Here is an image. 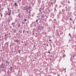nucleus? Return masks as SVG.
Masks as SVG:
<instances>
[{
  "instance_id": "nucleus-17",
  "label": "nucleus",
  "mask_w": 76,
  "mask_h": 76,
  "mask_svg": "<svg viewBox=\"0 0 76 76\" xmlns=\"http://www.w3.org/2000/svg\"><path fill=\"white\" fill-rule=\"evenodd\" d=\"M51 4H52V6H53V3L52 2H51Z\"/></svg>"
},
{
  "instance_id": "nucleus-25",
  "label": "nucleus",
  "mask_w": 76,
  "mask_h": 76,
  "mask_svg": "<svg viewBox=\"0 0 76 76\" xmlns=\"http://www.w3.org/2000/svg\"><path fill=\"white\" fill-rule=\"evenodd\" d=\"M1 17H2L3 16V15H2V14H1Z\"/></svg>"
},
{
  "instance_id": "nucleus-35",
  "label": "nucleus",
  "mask_w": 76,
  "mask_h": 76,
  "mask_svg": "<svg viewBox=\"0 0 76 76\" xmlns=\"http://www.w3.org/2000/svg\"><path fill=\"white\" fill-rule=\"evenodd\" d=\"M48 53H50V52L49 51V52H48Z\"/></svg>"
},
{
  "instance_id": "nucleus-48",
  "label": "nucleus",
  "mask_w": 76,
  "mask_h": 76,
  "mask_svg": "<svg viewBox=\"0 0 76 76\" xmlns=\"http://www.w3.org/2000/svg\"><path fill=\"white\" fill-rule=\"evenodd\" d=\"M34 34V33H33V34Z\"/></svg>"
},
{
  "instance_id": "nucleus-37",
  "label": "nucleus",
  "mask_w": 76,
  "mask_h": 76,
  "mask_svg": "<svg viewBox=\"0 0 76 76\" xmlns=\"http://www.w3.org/2000/svg\"><path fill=\"white\" fill-rule=\"evenodd\" d=\"M70 20H72L71 18H70Z\"/></svg>"
},
{
  "instance_id": "nucleus-23",
  "label": "nucleus",
  "mask_w": 76,
  "mask_h": 76,
  "mask_svg": "<svg viewBox=\"0 0 76 76\" xmlns=\"http://www.w3.org/2000/svg\"><path fill=\"white\" fill-rule=\"evenodd\" d=\"M22 23L23 24H25V23L24 22H22Z\"/></svg>"
},
{
  "instance_id": "nucleus-14",
  "label": "nucleus",
  "mask_w": 76,
  "mask_h": 76,
  "mask_svg": "<svg viewBox=\"0 0 76 76\" xmlns=\"http://www.w3.org/2000/svg\"><path fill=\"white\" fill-rule=\"evenodd\" d=\"M20 50H18V52L19 53H20Z\"/></svg>"
},
{
  "instance_id": "nucleus-4",
  "label": "nucleus",
  "mask_w": 76,
  "mask_h": 76,
  "mask_svg": "<svg viewBox=\"0 0 76 76\" xmlns=\"http://www.w3.org/2000/svg\"><path fill=\"white\" fill-rule=\"evenodd\" d=\"M12 31L13 32V33H15L16 31V30L15 29H12Z\"/></svg>"
},
{
  "instance_id": "nucleus-49",
  "label": "nucleus",
  "mask_w": 76,
  "mask_h": 76,
  "mask_svg": "<svg viewBox=\"0 0 76 76\" xmlns=\"http://www.w3.org/2000/svg\"><path fill=\"white\" fill-rule=\"evenodd\" d=\"M58 76H59V75H58Z\"/></svg>"
},
{
  "instance_id": "nucleus-61",
  "label": "nucleus",
  "mask_w": 76,
  "mask_h": 76,
  "mask_svg": "<svg viewBox=\"0 0 76 76\" xmlns=\"http://www.w3.org/2000/svg\"><path fill=\"white\" fill-rule=\"evenodd\" d=\"M32 24H33V23H32Z\"/></svg>"
},
{
  "instance_id": "nucleus-41",
  "label": "nucleus",
  "mask_w": 76,
  "mask_h": 76,
  "mask_svg": "<svg viewBox=\"0 0 76 76\" xmlns=\"http://www.w3.org/2000/svg\"><path fill=\"white\" fill-rule=\"evenodd\" d=\"M28 23H29V21H28Z\"/></svg>"
},
{
  "instance_id": "nucleus-24",
  "label": "nucleus",
  "mask_w": 76,
  "mask_h": 76,
  "mask_svg": "<svg viewBox=\"0 0 76 76\" xmlns=\"http://www.w3.org/2000/svg\"><path fill=\"white\" fill-rule=\"evenodd\" d=\"M38 21V20H36V22H37Z\"/></svg>"
},
{
  "instance_id": "nucleus-26",
  "label": "nucleus",
  "mask_w": 76,
  "mask_h": 76,
  "mask_svg": "<svg viewBox=\"0 0 76 76\" xmlns=\"http://www.w3.org/2000/svg\"><path fill=\"white\" fill-rule=\"evenodd\" d=\"M7 9H8V10L9 12H10V11H9L10 9H9V8H7Z\"/></svg>"
},
{
  "instance_id": "nucleus-54",
  "label": "nucleus",
  "mask_w": 76,
  "mask_h": 76,
  "mask_svg": "<svg viewBox=\"0 0 76 76\" xmlns=\"http://www.w3.org/2000/svg\"><path fill=\"white\" fill-rule=\"evenodd\" d=\"M12 52H13V51H12Z\"/></svg>"
},
{
  "instance_id": "nucleus-38",
  "label": "nucleus",
  "mask_w": 76,
  "mask_h": 76,
  "mask_svg": "<svg viewBox=\"0 0 76 76\" xmlns=\"http://www.w3.org/2000/svg\"><path fill=\"white\" fill-rule=\"evenodd\" d=\"M47 46H48V45H47Z\"/></svg>"
},
{
  "instance_id": "nucleus-40",
  "label": "nucleus",
  "mask_w": 76,
  "mask_h": 76,
  "mask_svg": "<svg viewBox=\"0 0 76 76\" xmlns=\"http://www.w3.org/2000/svg\"><path fill=\"white\" fill-rule=\"evenodd\" d=\"M68 3H70V2L69 1H68Z\"/></svg>"
},
{
  "instance_id": "nucleus-2",
  "label": "nucleus",
  "mask_w": 76,
  "mask_h": 76,
  "mask_svg": "<svg viewBox=\"0 0 76 76\" xmlns=\"http://www.w3.org/2000/svg\"><path fill=\"white\" fill-rule=\"evenodd\" d=\"M4 64L3 63H2L0 66V69H2L3 68H4Z\"/></svg>"
},
{
  "instance_id": "nucleus-52",
  "label": "nucleus",
  "mask_w": 76,
  "mask_h": 76,
  "mask_svg": "<svg viewBox=\"0 0 76 76\" xmlns=\"http://www.w3.org/2000/svg\"><path fill=\"white\" fill-rule=\"evenodd\" d=\"M44 45H45V44H44Z\"/></svg>"
},
{
  "instance_id": "nucleus-22",
  "label": "nucleus",
  "mask_w": 76,
  "mask_h": 76,
  "mask_svg": "<svg viewBox=\"0 0 76 76\" xmlns=\"http://www.w3.org/2000/svg\"><path fill=\"white\" fill-rule=\"evenodd\" d=\"M30 14H29L28 16V17L30 18Z\"/></svg>"
},
{
  "instance_id": "nucleus-34",
  "label": "nucleus",
  "mask_w": 76,
  "mask_h": 76,
  "mask_svg": "<svg viewBox=\"0 0 76 76\" xmlns=\"http://www.w3.org/2000/svg\"><path fill=\"white\" fill-rule=\"evenodd\" d=\"M36 26V24H35V25H34V26Z\"/></svg>"
},
{
  "instance_id": "nucleus-29",
  "label": "nucleus",
  "mask_w": 76,
  "mask_h": 76,
  "mask_svg": "<svg viewBox=\"0 0 76 76\" xmlns=\"http://www.w3.org/2000/svg\"><path fill=\"white\" fill-rule=\"evenodd\" d=\"M54 20L55 21H56V19H54Z\"/></svg>"
},
{
  "instance_id": "nucleus-16",
  "label": "nucleus",
  "mask_w": 76,
  "mask_h": 76,
  "mask_svg": "<svg viewBox=\"0 0 76 76\" xmlns=\"http://www.w3.org/2000/svg\"><path fill=\"white\" fill-rule=\"evenodd\" d=\"M31 8V7H27L28 10V9H30Z\"/></svg>"
},
{
  "instance_id": "nucleus-28",
  "label": "nucleus",
  "mask_w": 76,
  "mask_h": 76,
  "mask_svg": "<svg viewBox=\"0 0 76 76\" xmlns=\"http://www.w3.org/2000/svg\"><path fill=\"white\" fill-rule=\"evenodd\" d=\"M24 20H25V21H26V20H27V19H24Z\"/></svg>"
},
{
  "instance_id": "nucleus-13",
  "label": "nucleus",
  "mask_w": 76,
  "mask_h": 76,
  "mask_svg": "<svg viewBox=\"0 0 76 76\" xmlns=\"http://www.w3.org/2000/svg\"><path fill=\"white\" fill-rule=\"evenodd\" d=\"M42 10V9H40L39 10V12H41Z\"/></svg>"
},
{
  "instance_id": "nucleus-18",
  "label": "nucleus",
  "mask_w": 76,
  "mask_h": 76,
  "mask_svg": "<svg viewBox=\"0 0 76 76\" xmlns=\"http://www.w3.org/2000/svg\"><path fill=\"white\" fill-rule=\"evenodd\" d=\"M26 32L28 34V33H29V31H26Z\"/></svg>"
},
{
  "instance_id": "nucleus-11",
  "label": "nucleus",
  "mask_w": 76,
  "mask_h": 76,
  "mask_svg": "<svg viewBox=\"0 0 76 76\" xmlns=\"http://www.w3.org/2000/svg\"><path fill=\"white\" fill-rule=\"evenodd\" d=\"M44 15H42V17H41V18H44Z\"/></svg>"
},
{
  "instance_id": "nucleus-8",
  "label": "nucleus",
  "mask_w": 76,
  "mask_h": 76,
  "mask_svg": "<svg viewBox=\"0 0 76 76\" xmlns=\"http://www.w3.org/2000/svg\"><path fill=\"white\" fill-rule=\"evenodd\" d=\"M18 27L19 28L20 27V24H17Z\"/></svg>"
},
{
  "instance_id": "nucleus-44",
  "label": "nucleus",
  "mask_w": 76,
  "mask_h": 76,
  "mask_svg": "<svg viewBox=\"0 0 76 76\" xmlns=\"http://www.w3.org/2000/svg\"><path fill=\"white\" fill-rule=\"evenodd\" d=\"M23 42L22 41V43H23Z\"/></svg>"
},
{
  "instance_id": "nucleus-47",
  "label": "nucleus",
  "mask_w": 76,
  "mask_h": 76,
  "mask_svg": "<svg viewBox=\"0 0 76 76\" xmlns=\"http://www.w3.org/2000/svg\"><path fill=\"white\" fill-rule=\"evenodd\" d=\"M20 31H19V32H20Z\"/></svg>"
},
{
  "instance_id": "nucleus-60",
  "label": "nucleus",
  "mask_w": 76,
  "mask_h": 76,
  "mask_svg": "<svg viewBox=\"0 0 76 76\" xmlns=\"http://www.w3.org/2000/svg\"><path fill=\"white\" fill-rule=\"evenodd\" d=\"M50 60H51V59H50Z\"/></svg>"
},
{
  "instance_id": "nucleus-43",
  "label": "nucleus",
  "mask_w": 76,
  "mask_h": 76,
  "mask_svg": "<svg viewBox=\"0 0 76 76\" xmlns=\"http://www.w3.org/2000/svg\"><path fill=\"white\" fill-rule=\"evenodd\" d=\"M49 41H51V40L50 39V40H49Z\"/></svg>"
},
{
  "instance_id": "nucleus-3",
  "label": "nucleus",
  "mask_w": 76,
  "mask_h": 76,
  "mask_svg": "<svg viewBox=\"0 0 76 76\" xmlns=\"http://www.w3.org/2000/svg\"><path fill=\"white\" fill-rule=\"evenodd\" d=\"M23 10H26V11L28 12V8L27 7H25L24 8H23Z\"/></svg>"
},
{
  "instance_id": "nucleus-9",
  "label": "nucleus",
  "mask_w": 76,
  "mask_h": 76,
  "mask_svg": "<svg viewBox=\"0 0 76 76\" xmlns=\"http://www.w3.org/2000/svg\"><path fill=\"white\" fill-rule=\"evenodd\" d=\"M9 13L8 14V15H9L10 16L11 15V12H9Z\"/></svg>"
},
{
  "instance_id": "nucleus-58",
  "label": "nucleus",
  "mask_w": 76,
  "mask_h": 76,
  "mask_svg": "<svg viewBox=\"0 0 76 76\" xmlns=\"http://www.w3.org/2000/svg\"><path fill=\"white\" fill-rule=\"evenodd\" d=\"M35 60L34 59V61Z\"/></svg>"
},
{
  "instance_id": "nucleus-36",
  "label": "nucleus",
  "mask_w": 76,
  "mask_h": 76,
  "mask_svg": "<svg viewBox=\"0 0 76 76\" xmlns=\"http://www.w3.org/2000/svg\"><path fill=\"white\" fill-rule=\"evenodd\" d=\"M10 11L11 12L12 11L11 10H10Z\"/></svg>"
},
{
  "instance_id": "nucleus-7",
  "label": "nucleus",
  "mask_w": 76,
  "mask_h": 76,
  "mask_svg": "<svg viewBox=\"0 0 76 76\" xmlns=\"http://www.w3.org/2000/svg\"><path fill=\"white\" fill-rule=\"evenodd\" d=\"M19 41L18 39H16L15 40V42H19Z\"/></svg>"
},
{
  "instance_id": "nucleus-45",
  "label": "nucleus",
  "mask_w": 76,
  "mask_h": 76,
  "mask_svg": "<svg viewBox=\"0 0 76 76\" xmlns=\"http://www.w3.org/2000/svg\"><path fill=\"white\" fill-rule=\"evenodd\" d=\"M0 14L1 15V13H0Z\"/></svg>"
},
{
  "instance_id": "nucleus-39",
  "label": "nucleus",
  "mask_w": 76,
  "mask_h": 76,
  "mask_svg": "<svg viewBox=\"0 0 76 76\" xmlns=\"http://www.w3.org/2000/svg\"><path fill=\"white\" fill-rule=\"evenodd\" d=\"M54 1H55V2H56V0H54Z\"/></svg>"
},
{
  "instance_id": "nucleus-6",
  "label": "nucleus",
  "mask_w": 76,
  "mask_h": 76,
  "mask_svg": "<svg viewBox=\"0 0 76 76\" xmlns=\"http://www.w3.org/2000/svg\"><path fill=\"white\" fill-rule=\"evenodd\" d=\"M6 62L7 64H8V65H9V64H10V62H8V61H7Z\"/></svg>"
},
{
  "instance_id": "nucleus-33",
  "label": "nucleus",
  "mask_w": 76,
  "mask_h": 76,
  "mask_svg": "<svg viewBox=\"0 0 76 76\" xmlns=\"http://www.w3.org/2000/svg\"><path fill=\"white\" fill-rule=\"evenodd\" d=\"M55 10L56 11V8L55 9Z\"/></svg>"
},
{
  "instance_id": "nucleus-32",
  "label": "nucleus",
  "mask_w": 76,
  "mask_h": 76,
  "mask_svg": "<svg viewBox=\"0 0 76 76\" xmlns=\"http://www.w3.org/2000/svg\"><path fill=\"white\" fill-rule=\"evenodd\" d=\"M75 55H73V57H75Z\"/></svg>"
},
{
  "instance_id": "nucleus-56",
  "label": "nucleus",
  "mask_w": 76,
  "mask_h": 76,
  "mask_svg": "<svg viewBox=\"0 0 76 76\" xmlns=\"http://www.w3.org/2000/svg\"><path fill=\"white\" fill-rule=\"evenodd\" d=\"M27 23V22H26V23Z\"/></svg>"
},
{
  "instance_id": "nucleus-27",
  "label": "nucleus",
  "mask_w": 76,
  "mask_h": 76,
  "mask_svg": "<svg viewBox=\"0 0 76 76\" xmlns=\"http://www.w3.org/2000/svg\"><path fill=\"white\" fill-rule=\"evenodd\" d=\"M45 34H47V32H45Z\"/></svg>"
},
{
  "instance_id": "nucleus-5",
  "label": "nucleus",
  "mask_w": 76,
  "mask_h": 76,
  "mask_svg": "<svg viewBox=\"0 0 76 76\" xmlns=\"http://www.w3.org/2000/svg\"><path fill=\"white\" fill-rule=\"evenodd\" d=\"M10 71H12V70H13V67L12 66H10Z\"/></svg>"
},
{
  "instance_id": "nucleus-50",
  "label": "nucleus",
  "mask_w": 76,
  "mask_h": 76,
  "mask_svg": "<svg viewBox=\"0 0 76 76\" xmlns=\"http://www.w3.org/2000/svg\"><path fill=\"white\" fill-rule=\"evenodd\" d=\"M5 1L7 2V1Z\"/></svg>"
},
{
  "instance_id": "nucleus-31",
  "label": "nucleus",
  "mask_w": 76,
  "mask_h": 76,
  "mask_svg": "<svg viewBox=\"0 0 76 76\" xmlns=\"http://www.w3.org/2000/svg\"><path fill=\"white\" fill-rule=\"evenodd\" d=\"M25 32V31L24 30L23 31V34H24V32Z\"/></svg>"
},
{
  "instance_id": "nucleus-46",
  "label": "nucleus",
  "mask_w": 76,
  "mask_h": 76,
  "mask_svg": "<svg viewBox=\"0 0 76 76\" xmlns=\"http://www.w3.org/2000/svg\"><path fill=\"white\" fill-rule=\"evenodd\" d=\"M38 16H37V17L38 18Z\"/></svg>"
},
{
  "instance_id": "nucleus-51",
  "label": "nucleus",
  "mask_w": 76,
  "mask_h": 76,
  "mask_svg": "<svg viewBox=\"0 0 76 76\" xmlns=\"http://www.w3.org/2000/svg\"><path fill=\"white\" fill-rule=\"evenodd\" d=\"M1 10H0V12H1Z\"/></svg>"
},
{
  "instance_id": "nucleus-57",
  "label": "nucleus",
  "mask_w": 76,
  "mask_h": 76,
  "mask_svg": "<svg viewBox=\"0 0 76 76\" xmlns=\"http://www.w3.org/2000/svg\"><path fill=\"white\" fill-rule=\"evenodd\" d=\"M22 33V32H21V33Z\"/></svg>"
},
{
  "instance_id": "nucleus-59",
  "label": "nucleus",
  "mask_w": 76,
  "mask_h": 76,
  "mask_svg": "<svg viewBox=\"0 0 76 76\" xmlns=\"http://www.w3.org/2000/svg\"><path fill=\"white\" fill-rule=\"evenodd\" d=\"M8 21H9V20H8Z\"/></svg>"
},
{
  "instance_id": "nucleus-10",
  "label": "nucleus",
  "mask_w": 76,
  "mask_h": 76,
  "mask_svg": "<svg viewBox=\"0 0 76 76\" xmlns=\"http://www.w3.org/2000/svg\"><path fill=\"white\" fill-rule=\"evenodd\" d=\"M14 5L15 6H17L18 5H17V3H15L14 4Z\"/></svg>"
},
{
  "instance_id": "nucleus-19",
  "label": "nucleus",
  "mask_w": 76,
  "mask_h": 76,
  "mask_svg": "<svg viewBox=\"0 0 76 76\" xmlns=\"http://www.w3.org/2000/svg\"><path fill=\"white\" fill-rule=\"evenodd\" d=\"M39 14H40L39 13L38 14H39L38 17H40V15H39Z\"/></svg>"
},
{
  "instance_id": "nucleus-1",
  "label": "nucleus",
  "mask_w": 76,
  "mask_h": 76,
  "mask_svg": "<svg viewBox=\"0 0 76 76\" xmlns=\"http://www.w3.org/2000/svg\"><path fill=\"white\" fill-rule=\"evenodd\" d=\"M44 28V27L42 26H39L38 27V30H41L42 29H43Z\"/></svg>"
},
{
  "instance_id": "nucleus-55",
  "label": "nucleus",
  "mask_w": 76,
  "mask_h": 76,
  "mask_svg": "<svg viewBox=\"0 0 76 76\" xmlns=\"http://www.w3.org/2000/svg\"><path fill=\"white\" fill-rule=\"evenodd\" d=\"M12 4V3H11V4Z\"/></svg>"
},
{
  "instance_id": "nucleus-20",
  "label": "nucleus",
  "mask_w": 76,
  "mask_h": 76,
  "mask_svg": "<svg viewBox=\"0 0 76 76\" xmlns=\"http://www.w3.org/2000/svg\"><path fill=\"white\" fill-rule=\"evenodd\" d=\"M69 36L70 37H71V35H70V34H69Z\"/></svg>"
},
{
  "instance_id": "nucleus-15",
  "label": "nucleus",
  "mask_w": 76,
  "mask_h": 76,
  "mask_svg": "<svg viewBox=\"0 0 76 76\" xmlns=\"http://www.w3.org/2000/svg\"><path fill=\"white\" fill-rule=\"evenodd\" d=\"M6 44L7 45V46H8V43H6Z\"/></svg>"
},
{
  "instance_id": "nucleus-21",
  "label": "nucleus",
  "mask_w": 76,
  "mask_h": 76,
  "mask_svg": "<svg viewBox=\"0 0 76 76\" xmlns=\"http://www.w3.org/2000/svg\"><path fill=\"white\" fill-rule=\"evenodd\" d=\"M31 10H30L29 12H29V14H30V13H31Z\"/></svg>"
},
{
  "instance_id": "nucleus-53",
  "label": "nucleus",
  "mask_w": 76,
  "mask_h": 76,
  "mask_svg": "<svg viewBox=\"0 0 76 76\" xmlns=\"http://www.w3.org/2000/svg\"><path fill=\"white\" fill-rule=\"evenodd\" d=\"M34 48H35V46H34Z\"/></svg>"
},
{
  "instance_id": "nucleus-30",
  "label": "nucleus",
  "mask_w": 76,
  "mask_h": 76,
  "mask_svg": "<svg viewBox=\"0 0 76 76\" xmlns=\"http://www.w3.org/2000/svg\"><path fill=\"white\" fill-rule=\"evenodd\" d=\"M4 36H7V35L6 34H5Z\"/></svg>"
},
{
  "instance_id": "nucleus-12",
  "label": "nucleus",
  "mask_w": 76,
  "mask_h": 76,
  "mask_svg": "<svg viewBox=\"0 0 76 76\" xmlns=\"http://www.w3.org/2000/svg\"><path fill=\"white\" fill-rule=\"evenodd\" d=\"M15 24V23H12V24H11L12 25H13V26H14Z\"/></svg>"
},
{
  "instance_id": "nucleus-62",
  "label": "nucleus",
  "mask_w": 76,
  "mask_h": 76,
  "mask_svg": "<svg viewBox=\"0 0 76 76\" xmlns=\"http://www.w3.org/2000/svg\"><path fill=\"white\" fill-rule=\"evenodd\" d=\"M66 68H65V69H66Z\"/></svg>"
},
{
  "instance_id": "nucleus-42",
  "label": "nucleus",
  "mask_w": 76,
  "mask_h": 76,
  "mask_svg": "<svg viewBox=\"0 0 76 76\" xmlns=\"http://www.w3.org/2000/svg\"><path fill=\"white\" fill-rule=\"evenodd\" d=\"M17 29H18V30H19V29H18V28H17Z\"/></svg>"
}]
</instances>
